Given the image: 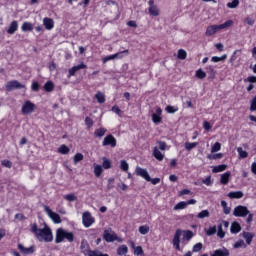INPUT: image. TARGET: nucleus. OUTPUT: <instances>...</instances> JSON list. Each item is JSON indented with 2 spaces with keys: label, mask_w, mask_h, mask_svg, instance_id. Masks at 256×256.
I'll list each match as a JSON object with an SVG mask.
<instances>
[{
  "label": "nucleus",
  "mask_w": 256,
  "mask_h": 256,
  "mask_svg": "<svg viewBox=\"0 0 256 256\" xmlns=\"http://www.w3.org/2000/svg\"><path fill=\"white\" fill-rule=\"evenodd\" d=\"M30 231L38 241H45V243L53 241V231L47 225L44 228H39L37 223L30 224Z\"/></svg>",
  "instance_id": "1"
},
{
  "label": "nucleus",
  "mask_w": 256,
  "mask_h": 256,
  "mask_svg": "<svg viewBox=\"0 0 256 256\" xmlns=\"http://www.w3.org/2000/svg\"><path fill=\"white\" fill-rule=\"evenodd\" d=\"M183 234H184V239H186V241H191V239H193V231L191 230L183 231L181 229H177L174 234V238L172 240V245L176 249V251H181V235Z\"/></svg>",
  "instance_id": "2"
},
{
  "label": "nucleus",
  "mask_w": 256,
  "mask_h": 256,
  "mask_svg": "<svg viewBox=\"0 0 256 256\" xmlns=\"http://www.w3.org/2000/svg\"><path fill=\"white\" fill-rule=\"evenodd\" d=\"M233 20H227L223 24L220 25H210L207 27L205 35L206 37H212V35H215L218 31H221V29H229V27H232Z\"/></svg>",
  "instance_id": "3"
},
{
  "label": "nucleus",
  "mask_w": 256,
  "mask_h": 256,
  "mask_svg": "<svg viewBox=\"0 0 256 256\" xmlns=\"http://www.w3.org/2000/svg\"><path fill=\"white\" fill-rule=\"evenodd\" d=\"M135 173L138 177H142L145 181L152 183V185H159V183H161V178H152L149 176V172H147V169L145 168L137 166Z\"/></svg>",
  "instance_id": "4"
},
{
  "label": "nucleus",
  "mask_w": 256,
  "mask_h": 256,
  "mask_svg": "<svg viewBox=\"0 0 256 256\" xmlns=\"http://www.w3.org/2000/svg\"><path fill=\"white\" fill-rule=\"evenodd\" d=\"M234 217H247L249 215V208L247 206L238 205L233 211Z\"/></svg>",
  "instance_id": "5"
},
{
  "label": "nucleus",
  "mask_w": 256,
  "mask_h": 256,
  "mask_svg": "<svg viewBox=\"0 0 256 256\" xmlns=\"http://www.w3.org/2000/svg\"><path fill=\"white\" fill-rule=\"evenodd\" d=\"M102 146L115 149V147H117V139L112 134H108L102 141Z\"/></svg>",
  "instance_id": "6"
},
{
  "label": "nucleus",
  "mask_w": 256,
  "mask_h": 256,
  "mask_svg": "<svg viewBox=\"0 0 256 256\" xmlns=\"http://www.w3.org/2000/svg\"><path fill=\"white\" fill-rule=\"evenodd\" d=\"M15 89H26L25 84H21L18 80L8 81L6 84V91H15Z\"/></svg>",
  "instance_id": "7"
},
{
  "label": "nucleus",
  "mask_w": 256,
  "mask_h": 256,
  "mask_svg": "<svg viewBox=\"0 0 256 256\" xmlns=\"http://www.w3.org/2000/svg\"><path fill=\"white\" fill-rule=\"evenodd\" d=\"M35 104L29 100L25 101L22 105V115H31L35 111Z\"/></svg>",
  "instance_id": "8"
},
{
  "label": "nucleus",
  "mask_w": 256,
  "mask_h": 256,
  "mask_svg": "<svg viewBox=\"0 0 256 256\" xmlns=\"http://www.w3.org/2000/svg\"><path fill=\"white\" fill-rule=\"evenodd\" d=\"M82 223L84 227L89 228L95 223V218H93L90 212H84L82 215Z\"/></svg>",
  "instance_id": "9"
},
{
  "label": "nucleus",
  "mask_w": 256,
  "mask_h": 256,
  "mask_svg": "<svg viewBox=\"0 0 256 256\" xmlns=\"http://www.w3.org/2000/svg\"><path fill=\"white\" fill-rule=\"evenodd\" d=\"M45 211L46 213H48L50 219H52L54 223H57V224L61 223V216L57 214V212H53V210H51L49 206H45Z\"/></svg>",
  "instance_id": "10"
},
{
  "label": "nucleus",
  "mask_w": 256,
  "mask_h": 256,
  "mask_svg": "<svg viewBox=\"0 0 256 256\" xmlns=\"http://www.w3.org/2000/svg\"><path fill=\"white\" fill-rule=\"evenodd\" d=\"M80 250H81V253H83V255L85 256H90L91 252L94 251V250H91V246L89 245V242H87V240L81 241Z\"/></svg>",
  "instance_id": "11"
},
{
  "label": "nucleus",
  "mask_w": 256,
  "mask_h": 256,
  "mask_svg": "<svg viewBox=\"0 0 256 256\" xmlns=\"http://www.w3.org/2000/svg\"><path fill=\"white\" fill-rule=\"evenodd\" d=\"M81 69H87V64L81 62L80 64L70 68L68 70V77H75V73H77V71H81Z\"/></svg>",
  "instance_id": "12"
},
{
  "label": "nucleus",
  "mask_w": 256,
  "mask_h": 256,
  "mask_svg": "<svg viewBox=\"0 0 256 256\" xmlns=\"http://www.w3.org/2000/svg\"><path fill=\"white\" fill-rule=\"evenodd\" d=\"M103 239L104 241H106V243H113L114 241H118L119 237L117 236V234H111L109 230H105L103 234Z\"/></svg>",
  "instance_id": "13"
},
{
  "label": "nucleus",
  "mask_w": 256,
  "mask_h": 256,
  "mask_svg": "<svg viewBox=\"0 0 256 256\" xmlns=\"http://www.w3.org/2000/svg\"><path fill=\"white\" fill-rule=\"evenodd\" d=\"M148 5H149L148 11L150 15H152V17H159V8L155 6V0H149Z\"/></svg>",
  "instance_id": "14"
},
{
  "label": "nucleus",
  "mask_w": 256,
  "mask_h": 256,
  "mask_svg": "<svg viewBox=\"0 0 256 256\" xmlns=\"http://www.w3.org/2000/svg\"><path fill=\"white\" fill-rule=\"evenodd\" d=\"M163 115V109L161 107H158L156 109V113L152 114V121L153 123L159 124L161 121H163V118L161 117Z\"/></svg>",
  "instance_id": "15"
},
{
  "label": "nucleus",
  "mask_w": 256,
  "mask_h": 256,
  "mask_svg": "<svg viewBox=\"0 0 256 256\" xmlns=\"http://www.w3.org/2000/svg\"><path fill=\"white\" fill-rule=\"evenodd\" d=\"M18 249L20 250V252L23 253V255H31L33 253H35V247L34 246H30L29 248H25V246H23V244H18Z\"/></svg>",
  "instance_id": "16"
},
{
  "label": "nucleus",
  "mask_w": 256,
  "mask_h": 256,
  "mask_svg": "<svg viewBox=\"0 0 256 256\" xmlns=\"http://www.w3.org/2000/svg\"><path fill=\"white\" fill-rule=\"evenodd\" d=\"M17 29H19V22H17V20H13L7 29L8 35H15Z\"/></svg>",
  "instance_id": "17"
},
{
  "label": "nucleus",
  "mask_w": 256,
  "mask_h": 256,
  "mask_svg": "<svg viewBox=\"0 0 256 256\" xmlns=\"http://www.w3.org/2000/svg\"><path fill=\"white\" fill-rule=\"evenodd\" d=\"M65 239V230L63 228H59L56 231V238H55V243H63Z\"/></svg>",
  "instance_id": "18"
},
{
  "label": "nucleus",
  "mask_w": 256,
  "mask_h": 256,
  "mask_svg": "<svg viewBox=\"0 0 256 256\" xmlns=\"http://www.w3.org/2000/svg\"><path fill=\"white\" fill-rule=\"evenodd\" d=\"M43 25L47 31H51L55 27V21L52 18L45 17L43 19Z\"/></svg>",
  "instance_id": "19"
},
{
  "label": "nucleus",
  "mask_w": 256,
  "mask_h": 256,
  "mask_svg": "<svg viewBox=\"0 0 256 256\" xmlns=\"http://www.w3.org/2000/svg\"><path fill=\"white\" fill-rule=\"evenodd\" d=\"M230 180H231V172L230 171H227V172L221 174V177H220L221 185H228Z\"/></svg>",
  "instance_id": "20"
},
{
  "label": "nucleus",
  "mask_w": 256,
  "mask_h": 256,
  "mask_svg": "<svg viewBox=\"0 0 256 256\" xmlns=\"http://www.w3.org/2000/svg\"><path fill=\"white\" fill-rule=\"evenodd\" d=\"M243 192L242 191H231L228 193L229 199H243Z\"/></svg>",
  "instance_id": "21"
},
{
  "label": "nucleus",
  "mask_w": 256,
  "mask_h": 256,
  "mask_svg": "<svg viewBox=\"0 0 256 256\" xmlns=\"http://www.w3.org/2000/svg\"><path fill=\"white\" fill-rule=\"evenodd\" d=\"M211 256H229V250L227 248L217 249Z\"/></svg>",
  "instance_id": "22"
},
{
  "label": "nucleus",
  "mask_w": 256,
  "mask_h": 256,
  "mask_svg": "<svg viewBox=\"0 0 256 256\" xmlns=\"http://www.w3.org/2000/svg\"><path fill=\"white\" fill-rule=\"evenodd\" d=\"M153 157H155L157 161H163V159H165V155H163V153H161L157 147H154L153 149Z\"/></svg>",
  "instance_id": "23"
},
{
  "label": "nucleus",
  "mask_w": 256,
  "mask_h": 256,
  "mask_svg": "<svg viewBox=\"0 0 256 256\" xmlns=\"http://www.w3.org/2000/svg\"><path fill=\"white\" fill-rule=\"evenodd\" d=\"M105 133H107V130L106 128H97L95 131H94V137L98 138V139H101V137H105Z\"/></svg>",
  "instance_id": "24"
},
{
  "label": "nucleus",
  "mask_w": 256,
  "mask_h": 256,
  "mask_svg": "<svg viewBox=\"0 0 256 256\" xmlns=\"http://www.w3.org/2000/svg\"><path fill=\"white\" fill-rule=\"evenodd\" d=\"M230 231L231 233H234V234L241 232V224H239V222H232Z\"/></svg>",
  "instance_id": "25"
},
{
  "label": "nucleus",
  "mask_w": 256,
  "mask_h": 256,
  "mask_svg": "<svg viewBox=\"0 0 256 256\" xmlns=\"http://www.w3.org/2000/svg\"><path fill=\"white\" fill-rule=\"evenodd\" d=\"M127 253H129V248L127 245H121L117 248V255L123 256L127 255Z\"/></svg>",
  "instance_id": "26"
},
{
  "label": "nucleus",
  "mask_w": 256,
  "mask_h": 256,
  "mask_svg": "<svg viewBox=\"0 0 256 256\" xmlns=\"http://www.w3.org/2000/svg\"><path fill=\"white\" fill-rule=\"evenodd\" d=\"M227 169V165L226 164H221L218 166H213L212 168V173H223V171H225Z\"/></svg>",
  "instance_id": "27"
},
{
  "label": "nucleus",
  "mask_w": 256,
  "mask_h": 256,
  "mask_svg": "<svg viewBox=\"0 0 256 256\" xmlns=\"http://www.w3.org/2000/svg\"><path fill=\"white\" fill-rule=\"evenodd\" d=\"M53 89H55V84L53 83V81H47L44 84V91H46V93H51Z\"/></svg>",
  "instance_id": "28"
},
{
  "label": "nucleus",
  "mask_w": 256,
  "mask_h": 256,
  "mask_svg": "<svg viewBox=\"0 0 256 256\" xmlns=\"http://www.w3.org/2000/svg\"><path fill=\"white\" fill-rule=\"evenodd\" d=\"M131 247L134 249V255L141 256L143 255V247L141 246H135V243L131 242Z\"/></svg>",
  "instance_id": "29"
},
{
  "label": "nucleus",
  "mask_w": 256,
  "mask_h": 256,
  "mask_svg": "<svg viewBox=\"0 0 256 256\" xmlns=\"http://www.w3.org/2000/svg\"><path fill=\"white\" fill-rule=\"evenodd\" d=\"M21 29L24 33H27V31H33V24L31 22H24Z\"/></svg>",
  "instance_id": "30"
},
{
  "label": "nucleus",
  "mask_w": 256,
  "mask_h": 256,
  "mask_svg": "<svg viewBox=\"0 0 256 256\" xmlns=\"http://www.w3.org/2000/svg\"><path fill=\"white\" fill-rule=\"evenodd\" d=\"M221 207H222V209H223L224 215H229V213H231V207H229V206L227 205V201L222 200V201H221Z\"/></svg>",
  "instance_id": "31"
},
{
  "label": "nucleus",
  "mask_w": 256,
  "mask_h": 256,
  "mask_svg": "<svg viewBox=\"0 0 256 256\" xmlns=\"http://www.w3.org/2000/svg\"><path fill=\"white\" fill-rule=\"evenodd\" d=\"M69 151H71V149H69L65 144H62L58 148V153H60L61 155H69Z\"/></svg>",
  "instance_id": "32"
},
{
  "label": "nucleus",
  "mask_w": 256,
  "mask_h": 256,
  "mask_svg": "<svg viewBox=\"0 0 256 256\" xmlns=\"http://www.w3.org/2000/svg\"><path fill=\"white\" fill-rule=\"evenodd\" d=\"M103 174V166L97 164L94 166V175L95 177H101Z\"/></svg>",
  "instance_id": "33"
},
{
  "label": "nucleus",
  "mask_w": 256,
  "mask_h": 256,
  "mask_svg": "<svg viewBox=\"0 0 256 256\" xmlns=\"http://www.w3.org/2000/svg\"><path fill=\"white\" fill-rule=\"evenodd\" d=\"M207 217H211L209 210H202L197 214V219H206Z\"/></svg>",
  "instance_id": "34"
},
{
  "label": "nucleus",
  "mask_w": 256,
  "mask_h": 256,
  "mask_svg": "<svg viewBox=\"0 0 256 256\" xmlns=\"http://www.w3.org/2000/svg\"><path fill=\"white\" fill-rule=\"evenodd\" d=\"M243 237H244L247 245H251V243L253 241V235L251 234V232H244Z\"/></svg>",
  "instance_id": "35"
},
{
  "label": "nucleus",
  "mask_w": 256,
  "mask_h": 256,
  "mask_svg": "<svg viewBox=\"0 0 256 256\" xmlns=\"http://www.w3.org/2000/svg\"><path fill=\"white\" fill-rule=\"evenodd\" d=\"M64 239H67V241H69V243H73V241H75V235L73 234V232H64Z\"/></svg>",
  "instance_id": "36"
},
{
  "label": "nucleus",
  "mask_w": 256,
  "mask_h": 256,
  "mask_svg": "<svg viewBox=\"0 0 256 256\" xmlns=\"http://www.w3.org/2000/svg\"><path fill=\"white\" fill-rule=\"evenodd\" d=\"M207 159H209L210 161H215L217 159H223V153L209 154L207 156Z\"/></svg>",
  "instance_id": "37"
},
{
  "label": "nucleus",
  "mask_w": 256,
  "mask_h": 256,
  "mask_svg": "<svg viewBox=\"0 0 256 256\" xmlns=\"http://www.w3.org/2000/svg\"><path fill=\"white\" fill-rule=\"evenodd\" d=\"M138 231L141 235H147V233H149L150 228L149 225H142L138 228Z\"/></svg>",
  "instance_id": "38"
},
{
  "label": "nucleus",
  "mask_w": 256,
  "mask_h": 256,
  "mask_svg": "<svg viewBox=\"0 0 256 256\" xmlns=\"http://www.w3.org/2000/svg\"><path fill=\"white\" fill-rule=\"evenodd\" d=\"M199 145V143L198 142H186L185 143V149L187 150V151H192V149H195V147H197Z\"/></svg>",
  "instance_id": "39"
},
{
  "label": "nucleus",
  "mask_w": 256,
  "mask_h": 256,
  "mask_svg": "<svg viewBox=\"0 0 256 256\" xmlns=\"http://www.w3.org/2000/svg\"><path fill=\"white\" fill-rule=\"evenodd\" d=\"M186 208H187V202L181 201L174 206V211H179L180 209H186Z\"/></svg>",
  "instance_id": "40"
},
{
  "label": "nucleus",
  "mask_w": 256,
  "mask_h": 256,
  "mask_svg": "<svg viewBox=\"0 0 256 256\" xmlns=\"http://www.w3.org/2000/svg\"><path fill=\"white\" fill-rule=\"evenodd\" d=\"M227 59V54H223L221 57L219 56H213L211 58L212 63H219V61H225Z\"/></svg>",
  "instance_id": "41"
},
{
  "label": "nucleus",
  "mask_w": 256,
  "mask_h": 256,
  "mask_svg": "<svg viewBox=\"0 0 256 256\" xmlns=\"http://www.w3.org/2000/svg\"><path fill=\"white\" fill-rule=\"evenodd\" d=\"M95 99H97V102L100 104L105 103V94L98 92L95 94Z\"/></svg>",
  "instance_id": "42"
},
{
  "label": "nucleus",
  "mask_w": 256,
  "mask_h": 256,
  "mask_svg": "<svg viewBox=\"0 0 256 256\" xmlns=\"http://www.w3.org/2000/svg\"><path fill=\"white\" fill-rule=\"evenodd\" d=\"M120 169H121V171H124V172L129 171V163H127L126 160H121L120 161Z\"/></svg>",
  "instance_id": "43"
},
{
  "label": "nucleus",
  "mask_w": 256,
  "mask_h": 256,
  "mask_svg": "<svg viewBox=\"0 0 256 256\" xmlns=\"http://www.w3.org/2000/svg\"><path fill=\"white\" fill-rule=\"evenodd\" d=\"M238 153H239V157L241 159H247V157H249V153H247V151L243 150V148L239 147L237 149Z\"/></svg>",
  "instance_id": "44"
},
{
  "label": "nucleus",
  "mask_w": 256,
  "mask_h": 256,
  "mask_svg": "<svg viewBox=\"0 0 256 256\" xmlns=\"http://www.w3.org/2000/svg\"><path fill=\"white\" fill-rule=\"evenodd\" d=\"M195 75L197 79H205V77H207V73H205V71H203L201 68L196 71Z\"/></svg>",
  "instance_id": "45"
},
{
  "label": "nucleus",
  "mask_w": 256,
  "mask_h": 256,
  "mask_svg": "<svg viewBox=\"0 0 256 256\" xmlns=\"http://www.w3.org/2000/svg\"><path fill=\"white\" fill-rule=\"evenodd\" d=\"M83 159H84V156L82 153H76L73 158L74 164L77 165V163L83 161Z\"/></svg>",
  "instance_id": "46"
},
{
  "label": "nucleus",
  "mask_w": 256,
  "mask_h": 256,
  "mask_svg": "<svg viewBox=\"0 0 256 256\" xmlns=\"http://www.w3.org/2000/svg\"><path fill=\"white\" fill-rule=\"evenodd\" d=\"M215 233H217V226L209 227V228L206 230V235H207L208 237H211V235H215Z\"/></svg>",
  "instance_id": "47"
},
{
  "label": "nucleus",
  "mask_w": 256,
  "mask_h": 256,
  "mask_svg": "<svg viewBox=\"0 0 256 256\" xmlns=\"http://www.w3.org/2000/svg\"><path fill=\"white\" fill-rule=\"evenodd\" d=\"M228 9H237L239 7V0H233L232 2L227 3Z\"/></svg>",
  "instance_id": "48"
},
{
  "label": "nucleus",
  "mask_w": 256,
  "mask_h": 256,
  "mask_svg": "<svg viewBox=\"0 0 256 256\" xmlns=\"http://www.w3.org/2000/svg\"><path fill=\"white\" fill-rule=\"evenodd\" d=\"M178 59H181L182 61L187 59V52L183 49L178 50L177 54Z\"/></svg>",
  "instance_id": "49"
},
{
  "label": "nucleus",
  "mask_w": 256,
  "mask_h": 256,
  "mask_svg": "<svg viewBox=\"0 0 256 256\" xmlns=\"http://www.w3.org/2000/svg\"><path fill=\"white\" fill-rule=\"evenodd\" d=\"M201 249H203V243L198 242L193 246L192 251H193V253H199V251H201Z\"/></svg>",
  "instance_id": "50"
},
{
  "label": "nucleus",
  "mask_w": 256,
  "mask_h": 256,
  "mask_svg": "<svg viewBox=\"0 0 256 256\" xmlns=\"http://www.w3.org/2000/svg\"><path fill=\"white\" fill-rule=\"evenodd\" d=\"M165 111L173 114V113H177V111H179V108L175 107V106L168 105V106H166Z\"/></svg>",
  "instance_id": "51"
},
{
  "label": "nucleus",
  "mask_w": 256,
  "mask_h": 256,
  "mask_svg": "<svg viewBox=\"0 0 256 256\" xmlns=\"http://www.w3.org/2000/svg\"><path fill=\"white\" fill-rule=\"evenodd\" d=\"M85 125L88 129H91V127H93V125H94L93 119L91 117L87 116L85 118Z\"/></svg>",
  "instance_id": "52"
},
{
  "label": "nucleus",
  "mask_w": 256,
  "mask_h": 256,
  "mask_svg": "<svg viewBox=\"0 0 256 256\" xmlns=\"http://www.w3.org/2000/svg\"><path fill=\"white\" fill-rule=\"evenodd\" d=\"M114 55H117L116 59H123L125 57V55H129V50L126 49V50L118 52V53H116Z\"/></svg>",
  "instance_id": "53"
},
{
  "label": "nucleus",
  "mask_w": 256,
  "mask_h": 256,
  "mask_svg": "<svg viewBox=\"0 0 256 256\" xmlns=\"http://www.w3.org/2000/svg\"><path fill=\"white\" fill-rule=\"evenodd\" d=\"M102 167H103V169H111V160L104 158Z\"/></svg>",
  "instance_id": "54"
},
{
  "label": "nucleus",
  "mask_w": 256,
  "mask_h": 256,
  "mask_svg": "<svg viewBox=\"0 0 256 256\" xmlns=\"http://www.w3.org/2000/svg\"><path fill=\"white\" fill-rule=\"evenodd\" d=\"M1 165L3 167H7L8 169H11V167H13V162H11L10 160L5 159V160L1 161Z\"/></svg>",
  "instance_id": "55"
},
{
  "label": "nucleus",
  "mask_w": 256,
  "mask_h": 256,
  "mask_svg": "<svg viewBox=\"0 0 256 256\" xmlns=\"http://www.w3.org/2000/svg\"><path fill=\"white\" fill-rule=\"evenodd\" d=\"M31 89L32 91H35L37 93L39 89H41V85L39 84V82L34 81L32 82Z\"/></svg>",
  "instance_id": "56"
},
{
  "label": "nucleus",
  "mask_w": 256,
  "mask_h": 256,
  "mask_svg": "<svg viewBox=\"0 0 256 256\" xmlns=\"http://www.w3.org/2000/svg\"><path fill=\"white\" fill-rule=\"evenodd\" d=\"M217 151H221V143L219 142H216L211 148L212 153H217Z\"/></svg>",
  "instance_id": "57"
},
{
  "label": "nucleus",
  "mask_w": 256,
  "mask_h": 256,
  "mask_svg": "<svg viewBox=\"0 0 256 256\" xmlns=\"http://www.w3.org/2000/svg\"><path fill=\"white\" fill-rule=\"evenodd\" d=\"M113 59H117V55L112 54V55L104 57L102 59V63H107L108 61H113Z\"/></svg>",
  "instance_id": "58"
},
{
  "label": "nucleus",
  "mask_w": 256,
  "mask_h": 256,
  "mask_svg": "<svg viewBox=\"0 0 256 256\" xmlns=\"http://www.w3.org/2000/svg\"><path fill=\"white\" fill-rule=\"evenodd\" d=\"M218 237H220V239H223V237H225V231H223V225L220 224L218 226V233H217Z\"/></svg>",
  "instance_id": "59"
},
{
  "label": "nucleus",
  "mask_w": 256,
  "mask_h": 256,
  "mask_svg": "<svg viewBox=\"0 0 256 256\" xmlns=\"http://www.w3.org/2000/svg\"><path fill=\"white\" fill-rule=\"evenodd\" d=\"M64 199H66V201H77V196H75V194H68L64 196Z\"/></svg>",
  "instance_id": "60"
},
{
  "label": "nucleus",
  "mask_w": 256,
  "mask_h": 256,
  "mask_svg": "<svg viewBox=\"0 0 256 256\" xmlns=\"http://www.w3.org/2000/svg\"><path fill=\"white\" fill-rule=\"evenodd\" d=\"M202 183L204 185H207L208 187L212 185L211 176H207L204 180H202Z\"/></svg>",
  "instance_id": "61"
},
{
  "label": "nucleus",
  "mask_w": 256,
  "mask_h": 256,
  "mask_svg": "<svg viewBox=\"0 0 256 256\" xmlns=\"http://www.w3.org/2000/svg\"><path fill=\"white\" fill-rule=\"evenodd\" d=\"M157 143L159 145L160 151H165V149H167V143L166 142L158 141Z\"/></svg>",
  "instance_id": "62"
},
{
  "label": "nucleus",
  "mask_w": 256,
  "mask_h": 256,
  "mask_svg": "<svg viewBox=\"0 0 256 256\" xmlns=\"http://www.w3.org/2000/svg\"><path fill=\"white\" fill-rule=\"evenodd\" d=\"M203 127L205 131H211V123H209L208 121L203 122Z\"/></svg>",
  "instance_id": "63"
},
{
  "label": "nucleus",
  "mask_w": 256,
  "mask_h": 256,
  "mask_svg": "<svg viewBox=\"0 0 256 256\" xmlns=\"http://www.w3.org/2000/svg\"><path fill=\"white\" fill-rule=\"evenodd\" d=\"M246 81H248V83H256V76H248Z\"/></svg>",
  "instance_id": "64"
}]
</instances>
